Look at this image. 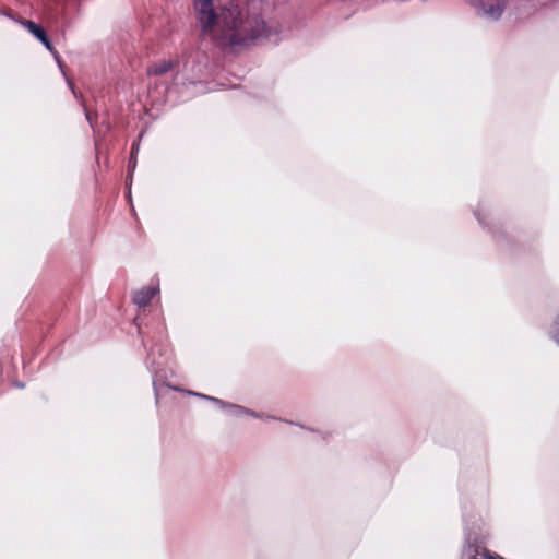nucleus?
Segmentation results:
<instances>
[{"instance_id":"nucleus-1","label":"nucleus","mask_w":559,"mask_h":559,"mask_svg":"<svg viewBox=\"0 0 559 559\" xmlns=\"http://www.w3.org/2000/svg\"><path fill=\"white\" fill-rule=\"evenodd\" d=\"M214 0H194L202 33L222 46L243 47L278 33L274 21L242 12L238 5L213 9Z\"/></svg>"},{"instance_id":"nucleus-2","label":"nucleus","mask_w":559,"mask_h":559,"mask_svg":"<svg viewBox=\"0 0 559 559\" xmlns=\"http://www.w3.org/2000/svg\"><path fill=\"white\" fill-rule=\"evenodd\" d=\"M468 2L477 15L490 21L498 20L508 4V0H468Z\"/></svg>"},{"instance_id":"nucleus-3","label":"nucleus","mask_w":559,"mask_h":559,"mask_svg":"<svg viewBox=\"0 0 559 559\" xmlns=\"http://www.w3.org/2000/svg\"><path fill=\"white\" fill-rule=\"evenodd\" d=\"M158 290V285L143 287L134 293L133 300L139 306H145L157 295Z\"/></svg>"},{"instance_id":"nucleus-4","label":"nucleus","mask_w":559,"mask_h":559,"mask_svg":"<svg viewBox=\"0 0 559 559\" xmlns=\"http://www.w3.org/2000/svg\"><path fill=\"white\" fill-rule=\"evenodd\" d=\"M25 26H26V27H27V29H28V31H29V32H31L35 37H37V38H38V39H39V40H40V41H41V43H43V44H44V45H45L49 50H52L51 45H50V43H49L48 38L46 37L44 29H43L39 25H37V24L33 23V22H25Z\"/></svg>"},{"instance_id":"nucleus-5","label":"nucleus","mask_w":559,"mask_h":559,"mask_svg":"<svg viewBox=\"0 0 559 559\" xmlns=\"http://www.w3.org/2000/svg\"><path fill=\"white\" fill-rule=\"evenodd\" d=\"M170 67H171V64L169 62H163L158 66H155L152 69V72L155 74L164 73V72L168 71L170 69Z\"/></svg>"},{"instance_id":"nucleus-6","label":"nucleus","mask_w":559,"mask_h":559,"mask_svg":"<svg viewBox=\"0 0 559 559\" xmlns=\"http://www.w3.org/2000/svg\"><path fill=\"white\" fill-rule=\"evenodd\" d=\"M552 335L556 342L559 343V317L556 319L552 330Z\"/></svg>"},{"instance_id":"nucleus-7","label":"nucleus","mask_w":559,"mask_h":559,"mask_svg":"<svg viewBox=\"0 0 559 559\" xmlns=\"http://www.w3.org/2000/svg\"><path fill=\"white\" fill-rule=\"evenodd\" d=\"M484 558L486 559H503L502 557H500L499 555H492V554H489L488 551H485L483 554Z\"/></svg>"},{"instance_id":"nucleus-8","label":"nucleus","mask_w":559,"mask_h":559,"mask_svg":"<svg viewBox=\"0 0 559 559\" xmlns=\"http://www.w3.org/2000/svg\"><path fill=\"white\" fill-rule=\"evenodd\" d=\"M199 396L203 397V399H210L209 396L206 395H201V394H198Z\"/></svg>"}]
</instances>
